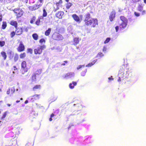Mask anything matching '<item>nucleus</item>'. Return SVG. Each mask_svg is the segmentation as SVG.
I'll return each mask as SVG.
<instances>
[{"instance_id": "obj_13", "label": "nucleus", "mask_w": 146, "mask_h": 146, "mask_svg": "<svg viewBox=\"0 0 146 146\" xmlns=\"http://www.w3.org/2000/svg\"><path fill=\"white\" fill-rule=\"evenodd\" d=\"M81 39L78 37H75L73 38V44L74 46H76L79 43Z\"/></svg>"}, {"instance_id": "obj_36", "label": "nucleus", "mask_w": 146, "mask_h": 146, "mask_svg": "<svg viewBox=\"0 0 146 146\" xmlns=\"http://www.w3.org/2000/svg\"><path fill=\"white\" fill-rule=\"evenodd\" d=\"M143 7L141 5H138L137 10L141 12L143 9Z\"/></svg>"}, {"instance_id": "obj_50", "label": "nucleus", "mask_w": 146, "mask_h": 146, "mask_svg": "<svg viewBox=\"0 0 146 146\" xmlns=\"http://www.w3.org/2000/svg\"><path fill=\"white\" fill-rule=\"evenodd\" d=\"M115 29L116 32H117L119 30V27L118 26H117L115 27Z\"/></svg>"}, {"instance_id": "obj_45", "label": "nucleus", "mask_w": 146, "mask_h": 146, "mask_svg": "<svg viewBox=\"0 0 146 146\" xmlns=\"http://www.w3.org/2000/svg\"><path fill=\"white\" fill-rule=\"evenodd\" d=\"M27 52H29L31 54H32L33 52V50L31 48H28L27 49Z\"/></svg>"}, {"instance_id": "obj_57", "label": "nucleus", "mask_w": 146, "mask_h": 146, "mask_svg": "<svg viewBox=\"0 0 146 146\" xmlns=\"http://www.w3.org/2000/svg\"><path fill=\"white\" fill-rule=\"evenodd\" d=\"M117 80H118V82H119L121 81V78L119 76V78H118Z\"/></svg>"}, {"instance_id": "obj_2", "label": "nucleus", "mask_w": 146, "mask_h": 146, "mask_svg": "<svg viewBox=\"0 0 146 146\" xmlns=\"http://www.w3.org/2000/svg\"><path fill=\"white\" fill-rule=\"evenodd\" d=\"M51 38L54 40L60 41L62 40L64 38L63 36L56 32H55L52 34Z\"/></svg>"}, {"instance_id": "obj_14", "label": "nucleus", "mask_w": 146, "mask_h": 146, "mask_svg": "<svg viewBox=\"0 0 146 146\" xmlns=\"http://www.w3.org/2000/svg\"><path fill=\"white\" fill-rule=\"evenodd\" d=\"M72 17L77 22H80V20L79 17L76 14H74L72 15Z\"/></svg>"}, {"instance_id": "obj_19", "label": "nucleus", "mask_w": 146, "mask_h": 146, "mask_svg": "<svg viewBox=\"0 0 146 146\" xmlns=\"http://www.w3.org/2000/svg\"><path fill=\"white\" fill-rule=\"evenodd\" d=\"M41 88V86L40 85H36L33 88V90L35 91L38 89H40Z\"/></svg>"}, {"instance_id": "obj_51", "label": "nucleus", "mask_w": 146, "mask_h": 146, "mask_svg": "<svg viewBox=\"0 0 146 146\" xmlns=\"http://www.w3.org/2000/svg\"><path fill=\"white\" fill-rule=\"evenodd\" d=\"M64 63H63L61 65L64 66L65 65V63H68V61L66 60L64 61Z\"/></svg>"}, {"instance_id": "obj_29", "label": "nucleus", "mask_w": 146, "mask_h": 146, "mask_svg": "<svg viewBox=\"0 0 146 146\" xmlns=\"http://www.w3.org/2000/svg\"><path fill=\"white\" fill-rule=\"evenodd\" d=\"M36 76L34 73L32 74L31 78L32 81H34L36 80Z\"/></svg>"}, {"instance_id": "obj_26", "label": "nucleus", "mask_w": 146, "mask_h": 146, "mask_svg": "<svg viewBox=\"0 0 146 146\" xmlns=\"http://www.w3.org/2000/svg\"><path fill=\"white\" fill-rule=\"evenodd\" d=\"M120 20L122 21V22H127V18L123 16H121L120 17Z\"/></svg>"}, {"instance_id": "obj_52", "label": "nucleus", "mask_w": 146, "mask_h": 146, "mask_svg": "<svg viewBox=\"0 0 146 146\" xmlns=\"http://www.w3.org/2000/svg\"><path fill=\"white\" fill-rule=\"evenodd\" d=\"M2 14L0 13V21H1L2 20Z\"/></svg>"}, {"instance_id": "obj_48", "label": "nucleus", "mask_w": 146, "mask_h": 146, "mask_svg": "<svg viewBox=\"0 0 146 146\" xmlns=\"http://www.w3.org/2000/svg\"><path fill=\"white\" fill-rule=\"evenodd\" d=\"M134 14L137 17H139L140 16L139 13L136 12H134Z\"/></svg>"}, {"instance_id": "obj_39", "label": "nucleus", "mask_w": 146, "mask_h": 146, "mask_svg": "<svg viewBox=\"0 0 146 146\" xmlns=\"http://www.w3.org/2000/svg\"><path fill=\"white\" fill-rule=\"evenodd\" d=\"M87 72V69H85L81 73V75L82 76H84Z\"/></svg>"}, {"instance_id": "obj_49", "label": "nucleus", "mask_w": 146, "mask_h": 146, "mask_svg": "<svg viewBox=\"0 0 146 146\" xmlns=\"http://www.w3.org/2000/svg\"><path fill=\"white\" fill-rule=\"evenodd\" d=\"M4 3H9L11 1L10 0H4Z\"/></svg>"}, {"instance_id": "obj_28", "label": "nucleus", "mask_w": 146, "mask_h": 146, "mask_svg": "<svg viewBox=\"0 0 146 146\" xmlns=\"http://www.w3.org/2000/svg\"><path fill=\"white\" fill-rule=\"evenodd\" d=\"M7 27V24L6 21H3L2 22V29H5Z\"/></svg>"}, {"instance_id": "obj_7", "label": "nucleus", "mask_w": 146, "mask_h": 146, "mask_svg": "<svg viewBox=\"0 0 146 146\" xmlns=\"http://www.w3.org/2000/svg\"><path fill=\"white\" fill-rule=\"evenodd\" d=\"M25 46L23 42L21 41L20 42L18 47L17 48V51L21 52L24 51L25 50Z\"/></svg>"}, {"instance_id": "obj_16", "label": "nucleus", "mask_w": 146, "mask_h": 146, "mask_svg": "<svg viewBox=\"0 0 146 146\" xmlns=\"http://www.w3.org/2000/svg\"><path fill=\"white\" fill-rule=\"evenodd\" d=\"M9 23L11 25L14 26L15 28H16L17 27L18 23L16 21L11 20L10 21Z\"/></svg>"}, {"instance_id": "obj_4", "label": "nucleus", "mask_w": 146, "mask_h": 146, "mask_svg": "<svg viewBox=\"0 0 146 146\" xmlns=\"http://www.w3.org/2000/svg\"><path fill=\"white\" fill-rule=\"evenodd\" d=\"M46 46L45 45H40L34 49V53L35 54H40L42 52L43 50L45 49Z\"/></svg>"}, {"instance_id": "obj_17", "label": "nucleus", "mask_w": 146, "mask_h": 146, "mask_svg": "<svg viewBox=\"0 0 146 146\" xmlns=\"http://www.w3.org/2000/svg\"><path fill=\"white\" fill-rule=\"evenodd\" d=\"M40 96V94H35L31 97V99L33 101H34L35 100H36L37 99H39Z\"/></svg>"}, {"instance_id": "obj_21", "label": "nucleus", "mask_w": 146, "mask_h": 146, "mask_svg": "<svg viewBox=\"0 0 146 146\" xmlns=\"http://www.w3.org/2000/svg\"><path fill=\"white\" fill-rule=\"evenodd\" d=\"M76 82L73 81L72 83H70L69 84V87L71 89H73L74 88V86L77 85Z\"/></svg>"}, {"instance_id": "obj_55", "label": "nucleus", "mask_w": 146, "mask_h": 146, "mask_svg": "<svg viewBox=\"0 0 146 146\" xmlns=\"http://www.w3.org/2000/svg\"><path fill=\"white\" fill-rule=\"evenodd\" d=\"M140 0H133V2L135 3H136L137 2H139V1Z\"/></svg>"}, {"instance_id": "obj_1", "label": "nucleus", "mask_w": 146, "mask_h": 146, "mask_svg": "<svg viewBox=\"0 0 146 146\" xmlns=\"http://www.w3.org/2000/svg\"><path fill=\"white\" fill-rule=\"evenodd\" d=\"M93 13L92 11L90 12V13L88 12L84 15V21L85 25L89 26L90 23L93 19L91 18L90 13Z\"/></svg>"}, {"instance_id": "obj_58", "label": "nucleus", "mask_w": 146, "mask_h": 146, "mask_svg": "<svg viewBox=\"0 0 146 146\" xmlns=\"http://www.w3.org/2000/svg\"><path fill=\"white\" fill-rule=\"evenodd\" d=\"M54 116L55 115L53 113H52L50 115V117H52Z\"/></svg>"}, {"instance_id": "obj_56", "label": "nucleus", "mask_w": 146, "mask_h": 146, "mask_svg": "<svg viewBox=\"0 0 146 146\" xmlns=\"http://www.w3.org/2000/svg\"><path fill=\"white\" fill-rule=\"evenodd\" d=\"M142 15H144L146 13V11L145 10H143V11L142 10Z\"/></svg>"}, {"instance_id": "obj_25", "label": "nucleus", "mask_w": 146, "mask_h": 146, "mask_svg": "<svg viewBox=\"0 0 146 146\" xmlns=\"http://www.w3.org/2000/svg\"><path fill=\"white\" fill-rule=\"evenodd\" d=\"M2 57L3 58L4 60H5L7 58V55L6 53L4 51H2L1 53Z\"/></svg>"}, {"instance_id": "obj_3", "label": "nucleus", "mask_w": 146, "mask_h": 146, "mask_svg": "<svg viewBox=\"0 0 146 146\" xmlns=\"http://www.w3.org/2000/svg\"><path fill=\"white\" fill-rule=\"evenodd\" d=\"M13 12L15 14L17 18L21 17L23 15L24 12L21 8H16L13 10Z\"/></svg>"}, {"instance_id": "obj_47", "label": "nucleus", "mask_w": 146, "mask_h": 146, "mask_svg": "<svg viewBox=\"0 0 146 146\" xmlns=\"http://www.w3.org/2000/svg\"><path fill=\"white\" fill-rule=\"evenodd\" d=\"M84 65H80L78 66L77 67V70H79L80 69L82 68V67H84Z\"/></svg>"}, {"instance_id": "obj_62", "label": "nucleus", "mask_w": 146, "mask_h": 146, "mask_svg": "<svg viewBox=\"0 0 146 146\" xmlns=\"http://www.w3.org/2000/svg\"><path fill=\"white\" fill-rule=\"evenodd\" d=\"M71 127V126L70 125L69 127L68 128V130Z\"/></svg>"}, {"instance_id": "obj_54", "label": "nucleus", "mask_w": 146, "mask_h": 146, "mask_svg": "<svg viewBox=\"0 0 146 146\" xmlns=\"http://www.w3.org/2000/svg\"><path fill=\"white\" fill-rule=\"evenodd\" d=\"M106 49H106V47L105 46H104L103 47V48L102 50L103 51V52L106 51Z\"/></svg>"}, {"instance_id": "obj_35", "label": "nucleus", "mask_w": 146, "mask_h": 146, "mask_svg": "<svg viewBox=\"0 0 146 146\" xmlns=\"http://www.w3.org/2000/svg\"><path fill=\"white\" fill-rule=\"evenodd\" d=\"M43 13L42 14V17H46L47 16V13L46 12L45 9L44 8L43 9Z\"/></svg>"}, {"instance_id": "obj_27", "label": "nucleus", "mask_w": 146, "mask_h": 146, "mask_svg": "<svg viewBox=\"0 0 146 146\" xmlns=\"http://www.w3.org/2000/svg\"><path fill=\"white\" fill-rule=\"evenodd\" d=\"M32 36L33 39L35 40H37L38 38V35L36 33L33 34L32 35Z\"/></svg>"}, {"instance_id": "obj_20", "label": "nucleus", "mask_w": 146, "mask_h": 146, "mask_svg": "<svg viewBox=\"0 0 146 146\" xmlns=\"http://www.w3.org/2000/svg\"><path fill=\"white\" fill-rule=\"evenodd\" d=\"M43 18L42 17H38L36 21H35V24L37 25H39L40 24V19Z\"/></svg>"}, {"instance_id": "obj_42", "label": "nucleus", "mask_w": 146, "mask_h": 146, "mask_svg": "<svg viewBox=\"0 0 146 146\" xmlns=\"http://www.w3.org/2000/svg\"><path fill=\"white\" fill-rule=\"evenodd\" d=\"M45 42L46 41L44 38H41L39 41V42L40 44H42L43 43H45Z\"/></svg>"}, {"instance_id": "obj_9", "label": "nucleus", "mask_w": 146, "mask_h": 146, "mask_svg": "<svg viewBox=\"0 0 146 146\" xmlns=\"http://www.w3.org/2000/svg\"><path fill=\"white\" fill-rule=\"evenodd\" d=\"M116 12L115 10H112L110 13L109 17V19L110 21H113L115 17Z\"/></svg>"}, {"instance_id": "obj_31", "label": "nucleus", "mask_w": 146, "mask_h": 146, "mask_svg": "<svg viewBox=\"0 0 146 146\" xmlns=\"http://www.w3.org/2000/svg\"><path fill=\"white\" fill-rule=\"evenodd\" d=\"M72 5V3L70 2H67V3L66 5V8L67 9H69Z\"/></svg>"}, {"instance_id": "obj_5", "label": "nucleus", "mask_w": 146, "mask_h": 146, "mask_svg": "<svg viewBox=\"0 0 146 146\" xmlns=\"http://www.w3.org/2000/svg\"><path fill=\"white\" fill-rule=\"evenodd\" d=\"M42 6V4H35L33 5L29 6L28 8L31 11H35L39 9Z\"/></svg>"}, {"instance_id": "obj_59", "label": "nucleus", "mask_w": 146, "mask_h": 146, "mask_svg": "<svg viewBox=\"0 0 146 146\" xmlns=\"http://www.w3.org/2000/svg\"><path fill=\"white\" fill-rule=\"evenodd\" d=\"M38 1L40 2V3H42L43 1V0H38Z\"/></svg>"}, {"instance_id": "obj_43", "label": "nucleus", "mask_w": 146, "mask_h": 146, "mask_svg": "<svg viewBox=\"0 0 146 146\" xmlns=\"http://www.w3.org/2000/svg\"><path fill=\"white\" fill-rule=\"evenodd\" d=\"M15 32L14 31L11 32L10 33L11 37V38L13 37L15 35Z\"/></svg>"}, {"instance_id": "obj_15", "label": "nucleus", "mask_w": 146, "mask_h": 146, "mask_svg": "<svg viewBox=\"0 0 146 146\" xmlns=\"http://www.w3.org/2000/svg\"><path fill=\"white\" fill-rule=\"evenodd\" d=\"M124 70L123 68L122 67V68L120 69L119 71V76H121L122 78H123V79L124 78V77H125L123 76L124 72Z\"/></svg>"}, {"instance_id": "obj_53", "label": "nucleus", "mask_w": 146, "mask_h": 146, "mask_svg": "<svg viewBox=\"0 0 146 146\" xmlns=\"http://www.w3.org/2000/svg\"><path fill=\"white\" fill-rule=\"evenodd\" d=\"M108 79L110 80H114V78L112 77V76H111V77L108 78Z\"/></svg>"}, {"instance_id": "obj_44", "label": "nucleus", "mask_w": 146, "mask_h": 146, "mask_svg": "<svg viewBox=\"0 0 146 146\" xmlns=\"http://www.w3.org/2000/svg\"><path fill=\"white\" fill-rule=\"evenodd\" d=\"M110 40V38H107L104 42V43L106 44Z\"/></svg>"}, {"instance_id": "obj_38", "label": "nucleus", "mask_w": 146, "mask_h": 146, "mask_svg": "<svg viewBox=\"0 0 146 146\" xmlns=\"http://www.w3.org/2000/svg\"><path fill=\"white\" fill-rule=\"evenodd\" d=\"M5 44V42L4 41H0V46L2 47L4 46Z\"/></svg>"}, {"instance_id": "obj_32", "label": "nucleus", "mask_w": 146, "mask_h": 146, "mask_svg": "<svg viewBox=\"0 0 146 146\" xmlns=\"http://www.w3.org/2000/svg\"><path fill=\"white\" fill-rule=\"evenodd\" d=\"M26 56V53L25 52L21 53L20 54V58L23 59L25 58Z\"/></svg>"}, {"instance_id": "obj_33", "label": "nucleus", "mask_w": 146, "mask_h": 146, "mask_svg": "<svg viewBox=\"0 0 146 146\" xmlns=\"http://www.w3.org/2000/svg\"><path fill=\"white\" fill-rule=\"evenodd\" d=\"M36 19V17L35 16H33L30 21V23L31 24H33L35 22Z\"/></svg>"}, {"instance_id": "obj_34", "label": "nucleus", "mask_w": 146, "mask_h": 146, "mask_svg": "<svg viewBox=\"0 0 146 146\" xmlns=\"http://www.w3.org/2000/svg\"><path fill=\"white\" fill-rule=\"evenodd\" d=\"M19 55L17 54H15L14 56V60L15 62L17 61L18 59Z\"/></svg>"}, {"instance_id": "obj_60", "label": "nucleus", "mask_w": 146, "mask_h": 146, "mask_svg": "<svg viewBox=\"0 0 146 146\" xmlns=\"http://www.w3.org/2000/svg\"><path fill=\"white\" fill-rule=\"evenodd\" d=\"M52 120V117H50V118L49 119V121H51Z\"/></svg>"}, {"instance_id": "obj_63", "label": "nucleus", "mask_w": 146, "mask_h": 146, "mask_svg": "<svg viewBox=\"0 0 146 146\" xmlns=\"http://www.w3.org/2000/svg\"><path fill=\"white\" fill-rule=\"evenodd\" d=\"M7 105L8 106H11V105L10 104H7Z\"/></svg>"}, {"instance_id": "obj_24", "label": "nucleus", "mask_w": 146, "mask_h": 146, "mask_svg": "<svg viewBox=\"0 0 146 146\" xmlns=\"http://www.w3.org/2000/svg\"><path fill=\"white\" fill-rule=\"evenodd\" d=\"M51 29L50 28H48L47 30H46L44 33L45 35L46 36H49L51 32Z\"/></svg>"}, {"instance_id": "obj_46", "label": "nucleus", "mask_w": 146, "mask_h": 146, "mask_svg": "<svg viewBox=\"0 0 146 146\" xmlns=\"http://www.w3.org/2000/svg\"><path fill=\"white\" fill-rule=\"evenodd\" d=\"M14 71H13V73H15L16 72L15 70H17V68L16 66H14L13 67V69Z\"/></svg>"}, {"instance_id": "obj_10", "label": "nucleus", "mask_w": 146, "mask_h": 146, "mask_svg": "<svg viewBox=\"0 0 146 146\" xmlns=\"http://www.w3.org/2000/svg\"><path fill=\"white\" fill-rule=\"evenodd\" d=\"M16 30H15V33L17 35H19L22 34L23 33V29L21 27H17L15 28Z\"/></svg>"}, {"instance_id": "obj_41", "label": "nucleus", "mask_w": 146, "mask_h": 146, "mask_svg": "<svg viewBox=\"0 0 146 146\" xmlns=\"http://www.w3.org/2000/svg\"><path fill=\"white\" fill-rule=\"evenodd\" d=\"M104 56V54H103L101 52H99L97 55V56L99 57H101L103 56Z\"/></svg>"}, {"instance_id": "obj_6", "label": "nucleus", "mask_w": 146, "mask_h": 146, "mask_svg": "<svg viewBox=\"0 0 146 146\" xmlns=\"http://www.w3.org/2000/svg\"><path fill=\"white\" fill-rule=\"evenodd\" d=\"M98 25V21L96 18H93L89 24V26L91 27H95Z\"/></svg>"}, {"instance_id": "obj_23", "label": "nucleus", "mask_w": 146, "mask_h": 146, "mask_svg": "<svg viewBox=\"0 0 146 146\" xmlns=\"http://www.w3.org/2000/svg\"><path fill=\"white\" fill-rule=\"evenodd\" d=\"M74 74V72H70L66 73L64 76V78H66L71 77Z\"/></svg>"}, {"instance_id": "obj_18", "label": "nucleus", "mask_w": 146, "mask_h": 146, "mask_svg": "<svg viewBox=\"0 0 146 146\" xmlns=\"http://www.w3.org/2000/svg\"><path fill=\"white\" fill-rule=\"evenodd\" d=\"M127 22H122L120 25L119 27L121 29L124 28H125L127 25Z\"/></svg>"}, {"instance_id": "obj_37", "label": "nucleus", "mask_w": 146, "mask_h": 146, "mask_svg": "<svg viewBox=\"0 0 146 146\" xmlns=\"http://www.w3.org/2000/svg\"><path fill=\"white\" fill-rule=\"evenodd\" d=\"M7 115V111H5L3 113L2 116L1 117V119H4L6 117Z\"/></svg>"}, {"instance_id": "obj_12", "label": "nucleus", "mask_w": 146, "mask_h": 146, "mask_svg": "<svg viewBox=\"0 0 146 146\" xmlns=\"http://www.w3.org/2000/svg\"><path fill=\"white\" fill-rule=\"evenodd\" d=\"M15 91V89L14 88H9L7 91V94L8 95H11L13 94Z\"/></svg>"}, {"instance_id": "obj_11", "label": "nucleus", "mask_w": 146, "mask_h": 146, "mask_svg": "<svg viewBox=\"0 0 146 146\" xmlns=\"http://www.w3.org/2000/svg\"><path fill=\"white\" fill-rule=\"evenodd\" d=\"M64 12L62 11H59L56 13V16L59 19H61L64 14Z\"/></svg>"}, {"instance_id": "obj_64", "label": "nucleus", "mask_w": 146, "mask_h": 146, "mask_svg": "<svg viewBox=\"0 0 146 146\" xmlns=\"http://www.w3.org/2000/svg\"><path fill=\"white\" fill-rule=\"evenodd\" d=\"M20 102V100H17L16 101V103H19V102Z\"/></svg>"}, {"instance_id": "obj_30", "label": "nucleus", "mask_w": 146, "mask_h": 146, "mask_svg": "<svg viewBox=\"0 0 146 146\" xmlns=\"http://www.w3.org/2000/svg\"><path fill=\"white\" fill-rule=\"evenodd\" d=\"M27 66L26 62L25 61H23L21 63V68L24 69Z\"/></svg>"}, {"instance_id": "obj_40", "label": "nucleus", "mask_w": 146, "mask_h": 146, "mask_svg": "<svg viewBox=\"0 0 146 146\" xmlns=\"http://www.w3.org/2000/svg\"><path fill=\"white\" fill-rule=\"evenodd\" d=\"M95 62L94 61L91 62L89 63L88 64L86 65V66H91L94 65L95 64Z\"/></svg>"}, {"instance_id": "obj_22", "label": "nucleus", "mask_w": 146, "mask_h": 146, "mask_svg": "<svg viewBox=\"0 0 146 146\" xmlns=\"http://www.w3.org/2000/svg\"><path fill=\"white\" fill-rule=\"evenodd\" d=\"M42 69H39L36 70L34 73L37 77H38L42 73Z\"/></svg>"}, {"instance_id": "obj_61", "label": "nucleus", "mask_w": 146, "mask_h": 146, "mask_svg": "<svg viewBox=\"0 0 146 146\" xmlns=\"http://www.w3.org/2000/svg\"><path fill=\"white\" fill-rule=\"evenodd\" d=\"M28 101L27 100H26L25 102V104H27V103H28Z\"/></svg>"}, {"instance_id": "obj_8", "label": "nucleus", "mask_w": 146, "mask_h": 146, "mask_svg": "<svg viewBox=\"0 0 146 146\" xmlns=\"http://www.w3.org/2000/svg\"><path fill=\"white\" fill-rule=\"evenodd\" d=\"M63 1L62 0H60L58 2H56L55 4L56 7V8L54 7L53 11L55 12L59 10L60 9V7L61 6V5Z\"/></svg>"}]
</instances>
